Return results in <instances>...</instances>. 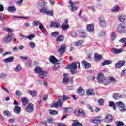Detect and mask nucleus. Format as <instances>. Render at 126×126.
Masks as SVG:
<instances>
[{
    "mask_svg": "<svg viewBox=\"0 0 126 126\" xmlns=\"http://www.w3.org/2000/svg\"><path fill=\"white\" fill-rule=\"evenodd\" d=\"M4 30L7 32H9V33L7 36L4 37L2 39V42L7 43H10V42H11V39H12V37H13V34H12L13 30L9 27L5 28Z\"/></svg>",
    "mask_w": 126,
    "mask_h": 126,
    "instance_id": "1",
    "label": "nucleus"
},
{
    "mask_svg": "<svg viewBox=\"0 0 126 126\" xmlns=\"http://www.w3.org/2000/svg\"><path fill=\"white\" fill-rule=\"evenodd\" d=\"M98 83H103L105 85H108L111 84V81H107V78L105 77L104 74L100 73L97 77Z\"/></svg>",
    "mask_w": 126,
    "mask_h": 126,
    "instance_id": "2",
    "label": "nucleus"
},
{
    "mask_svg": "<svg viewBox=\"0 0 126 126\" xmlns=\"http://www.w3.org/2000/svg\"><path fill=\"white\" fill-rule=\"evenodd\" d=\"M77 64L78 65V67L80 69V63L79 62H75L71 63V65L68 66V69H71V72L72 73H75V70L77 69Z\"/></svg>",
    "mask_w": 126,
    "mask_h": 126,
    "instance_id": "3",
    "label": "nucleus"
},
{
    "mask_svg": "<svg viewBox=\"0 0 126 126\" xmlns=\"http://www.w3.org/2000/svg\"><path fill=\"white\" fill-rule=\"evenodd\" d=\"M117 31L119 34L125 33V31H126V26H125V24H120L118 26Z\"/></svg>",
    "mask_w": 126,
    "mask_h": 126,
    "instance_id": "4",
    "label": "nucleus"
},
{
    "mask_svg": "<svg viewBox=\"0 0 126 126\" xmlns=\"http://www.w3.org/2000/svg\"><path fill=\"white\" fill-rule=\"evenodd\" d=\"M115 106L119 108L120 112L126 111V108H125V104L122 101H118L115 103Z\"/></svg>",
    "mask_w": 126,
    "mask_h": 126,
    "instance_id": "5",
    "label": "nucleus"
},
{
    "mask_svg": "<svg viewBox=\"0 0 126 126\" xmlns=\"http://www.w3.org/2000/svg\"><path fill=\"white\" fill-rule=\"evenodd\" d=\"M66 51V45L65 44H62L58 50V53L60 56H63Z\"/></svg>",
    "mask_w": 126,
    "mask_h": 126,
    "instance_id": "6",
    "label": "nucleus"
},
{
    "mask_svg": "<svg viewBox=\"0 0 126 126\" xmlns=\"http://www.w3.org/2000/svg\"><path fill=\"white\" fill-rule=\"evenodd\" d=\"M14 105H15L14 108V113L17 115L20 114V112L21 111V108L18 106V103H17V102L15 100L14 102Z\"/></svg>",
    "mask_w": 126,
    "mask_h": 126,
    "instance_id": "7",
    "label": "nucleus"
},
{
    "mask_svg": "<svg viewBox=\"0 0 126 126\" xmlns=\"http://www.w3.org/2000/svg\"><path fill=\"white\" fill-rule=\"evenodd\" d=\"M69 3H70L69 7L71 8V11H72L73 12L74 11H76L78 10V7L76 6L75 5V4H74V3H73V2H72V1L70 0L69 1Z\"/></svg>",
    "mask_w": 126,
    "mask_h": 126,
    "instance_id": "8",
    "label": "nucleus"
},
{
    "mask_svg": "<svg viewBox=\"0 0 126 126\" xmlns=\"http://www.w3.org/2000/svg\"><path fill=\"white\" fill-rule=\"evenodd\" d=\"M26 111L28 113H32L34 111V105L31 103L28 104L26 108Z\"/></svg>",
    "mask_w": 126,
    "mask_h": 126,
    "instance_id": "9",
    "label": "nucleus"
},
{
    "mask_svg": "<svg viewBox=\"0 0 126 126\" xmlns=\"http://www.w3.org/2000/svg\"><path fill=\"white\" fill-rule=\"evenodd\" d=\"M125 63H126V61L125 60L118 61V62L115 64V68H121V67H123L125 64Z\"/></svg>",
    "mask_w": 126,
    "mask_h": 126,
    "instance_id": "10",
    "label": "nucleus"
},
{
    "mask_svg": "<svg viewBox=\"0 0 126 126\" xmlns=\"http://www.w3.org/2000/svg\"><path fill=\"white\" fill-rule=\"evenodd\" d=\"M111 52L113 53V54H115V55H119V54L123 52V49L112 48Z\"/></svg>",
    "mask_w": 126,
    "mask_h": 126,
    "instance_id": "11",
    "label": "nucleus"
},
{
    "mask_svg": "<svg viewBox=\"0 0 126 126\" xmlns=\"http://www.w3.org/2000/svg\"><path fill=\"white\" fill-rule=\"evenodd\" d=\"M102 55L99 54L98 53H95L94 54V59L96 62H99L102 60Z\"/></svg>",
    "mask_w": 126,
    "mask_h": 126,
    "instance_id": "12",
    "label": "nucleus"
},
{
    "mask_svg": "<svg viewBox=\"0 0 126 126\" xmlns=\"http://www.w3.org/2000/svg\"><path fill=\"white\" fill-rule=\"evenodd\" d=\"M101 120H102V117H96L94 118L92 120V123L93 124H100L101 123Z\"/></svg>",
    "mask_w": 126,
    "mask_h": 126,
    "instance_id": "13",
    "label": "nucleus"
},
{
    "mask_svg": "<svg viewBox=\"0 0 126 126\" xmlns=\"http://www.w3.org/2000/svg\"><path fill=\"white\" fill-rule=\"evenodd\" d=\"M99 21L101 26H102V27H106V24H107V22H106V21L105 20V19H104L103 17H100L99 18Z\"/></svg>",
    "mask_w": 126,
    "mask_h": 126,
    "instance_id": "14",
    "label": "nucleus"
},
{
    "mask_svg": "<svg viewBox=\"0 0 126 126\" xmlns=\"http://www.w3.org/2000/svg\"><path fill=\"white\" fill-rule=\"evenodd\" d=\"M87 94L88 96H95L96 95V94H95V92L92 89H89L86 91Z\"/></svg>",
    "mask_w": 126,
    "mask_h": 126,
    "instance_id": "15",
    "label": "nucleus"
},
{
    "mask_svg": "<svg viewBox=\"0 0 126 126\" xmlns=\"http://www.w3.org/2000/svg\"><path fill=\"white\" fill-rule=\"evenodd\" d=\"M14 60V57L13 56H10L9 58H6L3 60V62L4 63H12V62H13V60Z\"/></svg>",
    "mask_w": 126,
    "mask_h": 126,
    "instance_id": "16",
    "label": "nucleus"
},
{
    "mask_svg": "<svg viewBox=\"0 0 126 126\" xmlns=\"http://www.w3.org/2000/svg\"><path fill=\"white\" fill-rule=\"evenodd\" d=\"M63 105V101L61 100H59L57 102L53 104V107L55 108H59V107H62Z\"/></svg>",
    "mask_w": 126,
    "mask_h": 126,
    "instance_id": "17",
    "label": "nucleus"
},
{
    "mask_svg": "<svg viewBox=\"0 0 126 126\" xmlns=\"http://www.w3.org/2000/svg\"><path fill=\"white\" fill-rule=\"evenodd\" d=\"M105 121L107 123H111L113 121V116L110 114L106 115L105 118Z\"/></svg>",
    "mask_w": 126,
    "mask_h": 126,
    "instance_id": "18",
    "label": "nucleus"
},
{
    "mask_svg": "<svg viewBox=\"0 0 126 126\" xmlns=\"http://www.w3.org/2000/svg\"><path fill=\"white\" fill-rule=\"evenodd\" d=\"M87 30L88 32H93L94 31V26L92 24H89L87 26Z\"/></svg>",
    "mask_w": 126,
    "mask_h": 126,
    "instance_id": "19",
    "label": "nucleus"
},
{
    "mask_svg": "<svg viewBox=\"0 0 126 126\" xmlns=\"http://www.w3.org/2000/svg\"><path fill=\"white\" fill-rule=\"evenodd\" d=\"M61 26V25L59 23L55 22H51L50 27H56V28H59Z\"/></svg>",
    "mask_w": 126,
    "mask_h": 126,
    "instance_id": "20",
    "label": "nucleus"
},
{
    "mask_svg": "<svg viewBox=\"0 0 126 126\" xmlns=\"http://www.w3.org/2000/svg\"><path fill=\"white\" fill-rule=\"evenodd\" d=\"M118 18L119 20L121 21V22H124L126 20V15L124 14L119 15L118 16Z\"/></svg>",
    "mask_w": 126,
    "mask_h": 126,
    "instance_id": "21",
    "label": "nucleus"
},
{
    "mask_svg": "<svg viewBox=\"0 0 126 126\" xmlns=\"http://www.w3.org/2000/svg\"><path fill=\"white\" fill-rule=\"evenodd\" d=\"M82 63L83 64V65H84L85 68L86 69L89 68V67H91V64H90V63H89L87 62H86V61L84 60L82 61Z\"/></svg>",
    "mask_w": 126,
    "mask_h": 126,
    "instance_id": "22",
    "label": "nucleus"
},
{
    "mask_svg": "<svg viewBox=\"0 0 126 126\" xmlns=\"http://www.w3.org/2000/svg\"><path fill=\"white\" fill-rule=\"evenodd\" d=\"M7 10L9 12L14 13L16 11V8H15V6H11L8 8Z\"/></svg>",
    "mask_w": 126,
    "mask_h": 126,
    "instance_id": "23",
    "label": "nucleus"
},
{
    "mask_svg": "<svg viewBox=\"0 0 126 126\" xmlns=\"http://www.w3.org/2000/svg\"><path fill=\"white\" fill-rule=\"evenodd\" d=\"M78 93L79 96H82V95H84L85 92H84V90L82 89V87H79L78 89Z\"/></svg>",
    "mask_w": 126,
    "mask_h": 126,
    "instance_id": "24",
    "label": "nucleus"
},
{
    "mask_svg": "<svg viewBox=\"0 0 126 126\" xmlns=\"http://www.w3.org/2000/svg\"><path fill=\"white\" fill-rule=\"evenodd\" d=\"M39 25H40L39 29H40V30H43V32L44 34H45V35H47L48 33L47 32V30L46 29V28L43 26V25L42 24V23H41V24H39Z\"/></svg>",
    "mask_w": 126,
    "mask_h": 126,
    "instance_id": "25",
    "label": "nucleus"
},
{
    "mask_svg": "<svg viewBox=\"0 0 126 126\" xmlns=\"http://www.w3.org/2000/svg\"><path fill=\"white\" fill-rule=\"evenodd\" d=\"M28 93L32 95V97H36V96H37V92L35 91H32L31 90H28Z\"/></svg>",
    "mask_w": 126,
    "mask_h": 126,
    "instance_id": "26",
    "label": "nucleus"
},
{
    "mask_svg": "<svg viewBox=\"0 0 126 126\" xmlns=\"http://www.w3.org/2000/svg\"><path fill=\"white\" fill-rule=\"evenodd\" d=\"M49 61L51 63H52L53 64H54V63H57V58H56V57L51 56L49 59Z\"/></svg>",
    "mask_w": 126,
    "mask_h": 126,
    "instance_id": "27",
    "label": "nucleus"
},
{
    "mask_svg": "<svg viewBox=\"0 0 126 126\" xmlns=\"http://www.w3.org/2000/svg\"><path fill=\"white\" fill-rule=\"evenodd\" d=\"M39 76L40 77V78H45V76H47V72L42 71L41 73H40Z\"/></svg>",
    "mask_w": 126,
    "mask_h": 126,
    "instance_id": "28",
    "label": "nucleus"
},
{
    "mask_svg": "<svg viewBox=\"0 0 126 126\" xmlns=\"http://www.w3.org/2000/svg\"><path fill=\"white\" fill-rule=\"evenodd\" d=\"M21 66L20 64H18L16 66L15 68H14L13 70L14 71H15L16 72H18L21 70Z\"/></svg>",
    "mask_w": 126,
    "mask_h": 126,
    "instance_id": "29",
    "label": "nucleus"
},
{
    "mask_svg": "<svg viewBox=\"0 0 126 126\" xmlns=\"http://www.w3.org/2000/svg\"><path fill=\"white\" fill-rule=\"evenodd\" d=\"M112 63V61L111 60H105L102 63V66H105V65H109Z\"/></svg>",
    "mask_w": 126,
    "mask_h": 126,
    "instance_id": "30",
    "label": "nucleus"
},
{
    "mask_svg": "<svg viewBox=\"0 0 126 126\" xmlns=\"http://www.w3.org/2000/svg\"><path fill=\"white\" fill-rule=\"evenodd\" d=\"M69 27V25L68 24H63L61 27V28H62V29H63V30H67Z\"/></svg>",
    "mask_w": 126,
    "mask_h": 126,
    "instance_id": "31",
    "label": "nucleus"
},
{
    "mask_svg": "<svg viewBox=\"0 0 126 126\" xmlns=\"http://www.w3.org/2000/svg\"><path fill=\"white\" fill-rule=\"evenodd\" d=\"M73 126H82V123L78 122L77 120L74 121V123L72 124Z\"/></svg>",
    "mask_w": 126,
    "mask_h": 126,
    "instance_id": "32",
    "label": "nucleus"
},
{
    "mask_svg": "<svg viewBox=\"0 0 126 126\" xmlns=\"http://www.w3.org/2000/svg\"><path fill=\"white\" fill-rule=\"evenodd\" d=\"M35 73H38L39 74L43 71V70L42 69V68L40 67H37L35 69Z\"/></svg>",
    "mask_w": 126,
    "mask_h": 126,
    "instance_id": "33",
    "label": "nucleus"
},
{
    "mask_svg": "<svg viewBox=\"0 0 126 126\" xmlns=\"http://www.w3.org/2000/svg\"><path fill=\"white\" fill-rule=\"evenodd\" d=\"M63 39H64V37L63 35H60L56 39L57 42H63Z\"/></svg>",
    "mask_w": 126,
    "mask_h": 126,
    "instance_id": "34",
    "label": "nucleus"
},
{
    "mask_svg": "<svg viewBox=\"0 0 126 126\" xmlns=\"http://www.w3.org/2000/svg\"><path fill=\"white\" fill-rule=\"evenodd\" d=\"M47 10L48 8H42L41 9H39L40 13H43V14H46Z\"/></svg>",
    "mask_w": 126,
    "mask_h": 126,
    "instance_id": "35",
    "label": "nucleus"
},
{
    "mask_svg": "<svg viewBox=\"0 0 126 126\" xmlns=\"http://www.w3.org/2000/svg\"><path fill=\"white\" fill-rule=\"evenodd\" d=\"M119 10H120V7H119L118 5L115 6L112 9V11H113V12H118Z\"/></svg>",
    "mask_w": 126,
    "mask_h": 126,
    "instance_id": "36",
    "label": "nucleus"
},
{
    "mask_svg": "<svg viewBox=\"0 0 126 126\" xmlns=\"http://www.w3.org/2000/svg\"><path fill=\"white\" fill-rule=\"evenodd\" d=\"M22 103L23 106H26L27 104L28 103V100L26 98H24L22 99Z\"/></svg>",
    "mask_w": 126,
    "mask_h": 126,
    "instance_id": "37",
    "label": "nucleus"
},
{
    "mask_svg": "<svg viewBox=\"0 0 126 126\" xmlns=\"http://www.w3.org/2000/svg\"><path fill=\"white\" fill-rule=\"evenodd\" d=\"M109 107H112L113 108V110H116V103H114L113 101L109 102Z\"/></svg>",
    "mask_w": 126,
    "mask_h": 126,
    "instance_id": "38",
    "label": "nucleus"
},
{
    "mask_svg": "<svg viewBox=\"0 0 126 126\" xmlns=\"http://www.w3.org/2000/svg\"><path fill=\"white\" fill-rule=\"evenodd\" d=\"M46 15H49V16H54V11H46Z\"/></svg>",
    "mask_w": 126,
    "mask_h": 126,
    "instance_id": "39",
    "label": "nucleus"
},
{
    "mask_svg": "<svg viewBox=\"0 0 126 126\" xmlns=\"http://www.w3.org/2000/svg\"><path fill=\"white\" fill-rule=\"evenodd\" d=\"M35 37H36L35 34H31L29 36H26V38L29 39V40H30V41H32V39H33V38H35Z\"/></svg>",
    "mask_w": 126,
    "mask_h": 126,
    "instance_id": "40",
    "label": "nucleus"
},
{
    "mask_svg": "<svg viewBox=\"0 0 126 126\" xmlns=\"http://www.w3.org/2000/svg\"><path fill=\"white\" fill-rule=\"evenodd\" d=\"M69 81V77L68 76H65L63 80V83H67Z\"/></svg>",
    "mask_w": 126,
    "mask_h": 126,
    "instance_id": "41",
    "label": "nucleus"
},
{
    "mask_svg": "<svg viewBox=\"0 0 126 126\" xmlns=\"http://www.w3.org/2000/svg\"><path fill=\"white\" fill-rule=\"evenodd\" d=\"M40 7H41V8H47L46 7V6H47V3H46L45 2H41L40 4H39Z\"/></svg>",
    "mask_w": 126,
    "mask_h": 126,
    "instance_id": "42",
    "label": "nucleus"
},
{
    "mask_svg": "<svg viewBox=\"0 0 126 126\" xmlns=\"http://www.w3.org/2000/svg\"><path fill=\"white\" fill-rule=\"evenodd\" d=\"M52 37H58L59 36V32L55 31L51 33Z\"/></svg>",
    "mask_w": 126,
    "mask_h": 126,
    "instance_id": "43",
    "label": "nucleus"
},
{
    "mask_svg": "<svg viewBox=\"0 0 126 126\" xmlns=\"http://www.w3.org/2000/svg\"><path fill=\"white\" fill-rule=\"evenodd\" d=\"M30 47H31L32 49H34V48H36V44L33 42H30L29 43Z\"/></svg>",
    "mask_w": 126,
    "mask_h": 126,
    "instance_id": "44",
    "label": "nucleus"
},
{
    "mask_svg": "<svg viewBox=\"0 0 126 126\" xmlns=\"http://www.w3.org/2000/svg\"><path fill=\"white\" fill-rule=\"evenodd\" d=\"M116 126H123L125 125L122 121H116Z\"/></svg>",
    "mask_w": 126,
    "mask_h": 126,
    "instance_id": "45",
    "label": "nucleus"
},
{
    "mask_svg": "<svg viewBox=\"0 0 126 126\" xmlns=\"http://www.w3.org/2000/svg\"><path fill=\"white\" fill-rule=\"evenodd\" d=\"M15 94L17 97H20V96L22 95V93H21L19 90H17L15 92Z\"/></svg>",
    "mask_w": 126,
    "mask_h": 126,
    "instance_id": "46",
    "label": "nucleus"
},
{
    "mask_svg": "<svg viewBox=\"0 0 126 126\" xmlns=\"http://www.w3.org/2000/svg\"><path fill=\"white\" fill-rule=\"evenodd\" d=\"M49 113L50 114V115H57V114H58V111L56 110H49Z\"/></svg>",
    "mask_w": 126,
    "mask_h": 126,
    "instance_id": "47",
    "label": "nucleus"
},
{
    "mask_svg": "<svg viewBox=\"0 0 126 126\" xmlns=\"http://www.w3.org/2000/svg\"><path fill=\"white\" fill-rule=\"evenodd\" d=\"M32 24L34 26H38V25H39V24H41V23H40V21H34L32 22Z\"/></svg>",
    "mask_w": 126,
    "mask_h": 126,
    "instance_id": "48",
    "label": "nucleus"
},
{
    "mask_svg": "<svg viewBox=\"0 0 126 126\" xmlns=\"http://www.w3.org/2000/svg\"><path fill=\"white\" fill-rule=\"evenodd\" d=\"M82 44H83V41L82 40H79L75 43V46H80V45H82Z\"/></svg>",
    "mask_w": 126,
    "mask_h": 126,
    "instance_id": "49",
    "label": "nucleus"
},
{
    "mask_svg": "<svg viewBox=\"0 0 126 126\" xmlns=\"http://www.w3.org/2000/svg\"><path fill=\"white\" fill-rule=\"evenodd\" d=\"M3 114L5 116H7L8 117H10V112L8 110H5L3 111Z\"/></svg>",
    "mask_w": 126,
    "mask_h": 126,
    "instance_id": "50",
    "label": "nucleus"
},
{
    "mask_svg": "<svg viewBox=\"0 0 126 126\" xmlns=\"http://www.w3.org/2000/svg\"><path fill=\"white\" fill-rule=\"evenodd\" d=\"M98 103L100 106H103L104 105V100L102 98L98 100Z\"/></svg>",
    "mask_w": 126,
    "mask_h": 126,
    "instance_id": "51",
    "label": "nucleus"
},
{
    "mask_svg": "<svg viewBox=\"0 0 126 126\" xmlns=\"http://www.w3.org/2000/svg\"><path fill=\"white\" fill-rule=\"evenodd\" d=\"M23 2V0H18V1L16 2V3L19 6H20V5L22 4Z\"/></svg>",
    "mask_w": 126,
    "mask_h": 126,
    "instance_id": "52",
    "label": "nucleus"
},
{
    "mask_svg": "<svg viewBox=\"0 0 126 126\" xmlns=\"http://www.w3.org/2000/svg\"><path fill=\"white\" fill-rule=\"evenodd\" d=\"M111 39L112 41H114L116 39V34L115 33V32H113L111 34Z\"/></svg>",
    "mask_w": 126,
    "mask_h": 126,
    "instance_id": "53",
    "label": "nucleus"
},
{
    "mask_svg": "<svg viewBox=\"0 0 126 126\" xmlns=\"http://www.w3.org/2000/svg\"><path fill=\"white\" fill-rule=\"evenodd\" d=\"M109 80H110V81H111V82H113V83H116V79L114 77H109Z\"/></svg>",
    "mask_w": 126,
    "mask_h": 126,
    "instance_id": "54",
    "label": "nucleus"
},
{
    "mask_svg": "<svg viewBox=\"0 0 126 126\" xmlns=\"http://www.w3.org/2000/svg\"><path fill=\"white\" fill-rule=\"evenodd\" d=\"M14 18H24V19H29V17H20V16H14Z\"/></svg>",
    "mask_w": 126,
    "mask_h": 126,
    "instance_id": "55",
    "label": "nucleus"
},
{
    "mask_svg": "<svg viewBox=\"0 0 126 126\" xmlns=\"http://www.w3.org/2000/svg\"><path fill=\"white\" fill-rule=\"evenodd\" d=\"M80 114V110L76 109L75 111V116H79Z\"/></svg>",
    "mask_w": 126,
    "mask_h": 126,
    "instance_id": "56",
    "label": "nucleus"
},
{
    "mask_svg": "<svg viewBox=\"0 0 126 126\" xmlns=\"http://www.w3.org/2000/svg\"><path fill=\"white\" fill-rule=\"evenodd\" d=\"M63 101H66V100H69V97L67 96L63 95Z\"/></svg>",
    "mask_w": 126,
    "mask_h": 126,
    "instance_id": "57",
    "label": "nucleus"
},
{
    "mask_svg": "<svg viewBox=\"0 0 126 126\" xmlns=\"http://www.w3.org/2000/svg\"><path fill=\"white\" fill-rule=\"evenodd\" d=\"M80 36L81 38H85L86 37V34L85 32L80 33Z\"/></svg>",
    "mask_w": 126,
    "mask_h": 126,
    "instance_id": "58",
    "label": "nucleus"
},
{
    "mask_svg": "<svg viewBox=\"0 0 126 126\" xmlns=\"http://www.w3.org/2000/svg\"><path fill=\"white\" fill-rule=\"evenodd\" d=\"M88 8H89V9H91V10H93L94 12H95V11H96V9L94 8V7L93 6L88 7Z\"/></svg>",
    "mask_w": 126,
    "mask_h": 126,
    "instance_id": "59",
    "label": "nucleus"
},
{
    "mask_svg": "<svg viewBox=\"0 0 126 126\" xmlns=\"http://www.w3.org/2000/svg\"><path fill=\"white\" fill-rule=\"evenodd\" d=\"M20 59H21V60H23L24 61H26V60H27V59H28V56H20Z\"/></svg>",
    "mask_w": 126,
    "mask_h": 126,
    "instance_id": "60",
    "label": "nucleus"
},
{
    "mask_svg": "<svg viewBox=\"0 0 126 126\" xmlns=\"http://www.w3.org/2000/svg\"><path fill=\"white\" fill-rule=\"evenodd\" d=\"M0 21H3L4 20V16H3V15L0 14Z\"/></svg>",
    "mask_w": 126,
    "mask_h": 126,
    "instance_id": "61",
    "label": "nucleus"
},
{
    "mask_svg": "<svg viewBox=\"0 0 126 126\" xmlns=\"http://www.w3.org/2000/svg\"><path fill=\"white\" fill-rule=\"evenodd\" d=\"M118 97H119V95L117 94H114L113 95V97L114 98V99L117 100V99H118Z\"/></svg>",
    "mask_w": 126,
    "mask_h": 126,
    "instance_id": "62",
    "label": "nucleus"
},
{
    "mask_svg": "<svg viewBox=\"0 0 126 126\" xmlns=\"http://www.w3.org/2000/svg\"><path fill=\"white\" fill-rule=\"evenodd\" d=\"M4 10V7L3 5L0 4V11H3Z\"/></svg>",
    "mask_w": 126,
    "mask_h": 126,
    "instance_id": "63",
    "label": "nucleus"
},
{
    "mask_svg": "<svg viewBox=\"0 0 126 126\" xmlns=\"http://www.w3.org/2000/svg\"><path fill=\"white\" fill-rule=\"evenodd\" d=\"M120 43H125L126 42V38H122L120 40Z\"/></svg>",
    "mask_w": 126,
    "mask_h": 126,
    "instance_id": "64",
    "label": "nucleus"
}]
</instances>
